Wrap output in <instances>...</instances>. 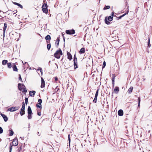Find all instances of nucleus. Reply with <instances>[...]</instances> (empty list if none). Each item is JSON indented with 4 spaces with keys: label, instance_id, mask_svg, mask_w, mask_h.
I'll list each match as a JSON object with an SVG mask.
<instances>
[{
    "label": "nucleus",
    "instance_id": "obj_46",
    "mask_svg": "<svg viewBox=\"0 0 152 152\" xmlns=\"http://www.w3.org/2000/svg\"><path fill=\"white\" fill-rule=\"evenodd\" d=\"M37 115H38L40 116L41 115V113H40V112H38V113H37Z\"/></svg>",
    "mask_w": 152,
    "mask_h": 152
},
{
    "label": "nucleus",
    "instance_id": "obj_41",
    "mask_svg": "<svg viewBox=\"0 0 152 152\" xmlns=\"http://www.w3.org/2000/svg\"><path fill=\"white\" fill-rule=\"evenodd\" d=\"M37 70H40L41 72V73H42V68H40V67L39 68V69Z\"/></svg>",
    "mask_w": 152,
    "mask_h": 152
},
{
    "label": "nucleus",
    "instance_id": "obj_22",
    "mask_svg": "<svg viewBox=\"0 0 152 152\" xmlns=\"http://www.w3.org/2000/svg\"><path fill=\"white\" fill-rule=\"evenodd\" d=\"M7 61L6 60H3L2 61V64L3 65H5L7 63Z\"/></svg>",
    "mask_w": 152,
    "mask_h": 152
},
{
    "label": "nucleus",
    "instance_id": "obj_6",
    "mask_svg": "<svg viewBox=\"0 0 152 152\" xmlns=\"http://www.w3.org/2000/svg\"><path fill=\"white\" fill-rule=\"evenodd\" d=\"M74 65L75 69H76L77 68V60L76 57L75 56V55L74 57Z\"/></svg>",
    "mask_w": 152,
    "mask_h": 152
},
{
    "label": "nucleus",
    "instance_id": "obj_34",
    "mask_svg": "<svg viewBox=\"0 0 152 152\" xmlns=\"http://www.w3.org/2000/svg\"><path fill=\"white\" fill-rule=\"evenodd\" d=\"M126 14V13H125V14H124L123 15H122L121 16H120V17L118 18V19H121V18L122 17H123V16H125Z\"/></svg>",
    "mask_w": 152,
    "mask_h": 152
},
{
    "label": "nucleus",
    "instance_id": "obj_17",
    "mask_svg": "<svg viewBox=\"0 0 152 152\" xmlns=\"http://www.w3.org/2000/svg\"><path fill=\"white\" fill-rule=\"evenodd\" d=\"M85 52V49L84 48H82L80 50L79 53H83Z\"/></svg>",
    "mask_w": 152,
    "mask_h": 152
},
{
    "label": "nucleus",
    "instance_id": "obj_14",
    "mask_svg": "<svg viewBox=\"0 0 152 152\" xmlns=\"http://www.w3.org/2000/svg\"><path fill=\"white\" fill-rule=\"evenodd\" d=\"M28 114H31L32 113L31 110L30 106H28Z\"/></svg>",
    "mask_w": 152,
    "mask_h": 152
},
{
    "label": "nucleus",
    "instance_id": "obj_12",
    "mask_svg": "<svg viewBox=\"0 0 152 152\" xmlns=\"http://www.w3.org/2000/svg\"><path fill=\"white\" fill-rule=\"evenodd\" d=\"M119 90V88L118 87H115V88L114 91L115 92V93L117 94L118 93Z\"/></svg>",
    "mask_w": 152,
    "mask_h": 152
},
{
    "label": "nucleus",
    "instance_id": "obj_33",
    "mask_svg": "<svg viewBox=\"0 0 152 152\" xmlns=\"http://www.w3.org/2000/svg\"><path fill=\"white\" fill-rule=\"evenodd\" d=\"M25 103L26 104H27L28 102V98L26 97L25 98Z\"/></svg>",
    "mask_w": 152,
    "mask_h": 152
},
{
    "label": "nucleus",
    "instance_id": "obj_32",
    "mask_svg": "<svg viewBox=\"0 0 152 152\" xmlns=\"http://www.w3.org/2000/svg\"><path fill=\"white\" fill-rule=\"evenodd\" d=\"M68 140L69 141V145H70V134H69L68 135Z\"/></svg>",
    "mask_w": 152,
    "mask_h": 152
},
{
    "label": "nucleus",
    "instance_id": "obj_24",
    "mask_svg": "<svg viewBox=\"0 0 152 152\" xmlns=\"http://www.w3.org/2000/svg\"><path fill=\"white\" fill-rule=\"evenodd\" d=\"M113 17L112 16H109L108 17V20L111 21L113 20Z\"/></svg>",
    "mask_w": 152,
    "mask_h": 152
},
{
    "label": "nucleus",
    "instance_id": "obj_2",
    "mask_svg": "<svg viewBox=\"0 0 152 152\" xmlns=\"http://www.w3.org/2000/svg\"><path fill=\"white\" fill-rule=\"evenodd\" d=\"M19 89L23 92L26 93L27 92L25 86L23 84L18 83V84Z\"/></svg>",
    "mask_w": 152,
    "mask_h": 152
},
{
    "label": "nucleus",
    "instance_id": "obj_37",
    "mask_svg": "<svg viewBox=\"0 0 152 152\" xmlns=\"http://www.w3.org/2000/svg\"><path fill=\"white\" fill-rule=\"evenodd\" d=\"M3 132V130L2 128L1 127H0V133L1 134Z\"/></svg>",
    "mask_w": 152,
    "mask_h": 152
},
{
    "label": "nucleus",
    "instance_id": "obj_26",
    "mask_svg": "<svg viewBox=\"0 0 152 152\" xmlns=\"http://www.w3.org/2000/svg\"><path fill=\"white\" fill-rule=\"evenodd\" d=\"M36 106L38 107H39L40 109L42 108V105L41 104H40L39 103H38L36 104Z\"/></svg>",
    "mask_w": 152,
    "mask_h": 152
},
{
    "label": "nucleus",
    "instance_id": "obj_29",
    "mask_svg": "<svg viewBox=\"0 0 152 152\" xmlns=\"http://www.w3.org/2000/svg\"><path fill=\"white\" fill-rule=\"evenodd\" d=\"M7 66L8 68H10L11 67V64L10 63H7Z\"/></svg>",
    "mask_w": 152,
    "mask_h": 152
},
{
    "label": "nucleus",
    "instance_id": "obj_9",
    "mask_svg": "<svg viewBox=\"0 0 152 152\" xmlns=\"http://www.w3.org/2000/svg\"><path fill=\"white\" fill-rule=\"evenodd\" d=\"M45 86V81L42 78V82L41 87L42 88H44Z\"/></svg>",
    "mask_w": 152,
    "mask_h": 152
},
{
    "label": "nucleus",
    "instance_id": "obj_30",
    "mask_svg": "<svg viewBox=\"0 0 152 152\" xmlns=\"http://www.w3.org/2000/svg\"><path fill=\"white\" fill-rule=\"evenodd\" d=\"M51 47V45L50 44H48L47 45V48L48 50H49Z\"/></svg>",
    "mask_w": 152,
    "mask_h": 152
},
{
    "label": "nucleus",
    "instance_id": "obj_51",
    "mask_svg": "<svg viewBox=\"0 0 152 152\" xmlns=\"http://www.w3.org/2000/svg\"><path fill=\"white\" fill-rule=\"evenodd\" d=\"M128 12H129V11H127V14L128 13Z\"/></svg>",
    "mask_w": 152,
    "mask_h": 152
},
{
    "label": "nucleus",
    "instance_id": "obj_25",
    "mask_svg": "<svg viewBox=\"0 0 152 152\" xmlns=\"http://www.w3.org/2000/svg\"><path fill=\"white\" fill-rule=\"evenodd\" d=\"M99 91V89H97L96 93L95 98H97V96H98V94Z\"/></svg>",
    "mask_w": 152,
    "mask_h": 152
},
{
    "label": "nucleus",
    "instance_id": "obj_27",
    "mask_svg": "<svg viewBox=\"0 0 152 152\" xmlns=\"http://www.w3.org/2000/svg\"><path fill=\"white\" fill-rule=\"evenodd\" d=\"M110 6H106L105 7H104V8L103 10H107V9H110Z\"/></svg>",
    "mask_w": 152,
    "mask_h": 152
},
{
    "label": "nucleus",
    "instance_id": "obj_13",
    "mask_svg": "<svg viewBox=\"0 0 152 152\" xmlns=\"http://www.w3.org/2000/svg\"><path fill=\"white\" fill-rule=\"evenodd\" d=\"M67 55H68V58L69 60L72 59V57L71 55L68 52H67Z\"/></svg>",
    "mask_w": 152,
    "mask_h": 152
},
{
    "label": "nucleus",
    "instance_id": "obj_31",
    "mask_svg": "<svg viewBox=\"0 0 152 152\" xmlns=\"http://www.w3.org/2000/svg\"><path fill=\"white\" fill-rule=\"evenodd\" d=\"M13 133L14 132L12 130H11L10 133V136H12L13 135Z\"/></svg>",
    "mask_w": 152,
    "mask_h": 152
},
{
    "label": "nucleus",
    "instance_id": "obj_48",
    "mask_svg": "<svg viewBox=\"0 0 152 152\" xmlns=\"http://www.w3.org/2000/svg\"><path fill=\"white\" fill-rule=\"evenodd\" d=\"M39 134V132H37V135H38L39 136L40 135Z\"/></svg>",
    "mask_w": 152,
    "mask_h": 152
},
{
    "label": "nucleus",
    "instance_id": "obj_20",
    "mask_svg": "<svg viewBox=\"0 0 152 152\" xmlns=\"http://www.w3.org/2000/svg\"><path fill=\"white\" fill-rule=\"evenodd\" d=\"M13 3L14 4L18 5V6L19 7H20L21 8H23L22 6L20 4L18 3H17L16 2H14Z\"/></svg>",
    "mask_w": 152,
    "mask_h": 152
},
{
    "label": "nucleus",
    "instance_id": "obj_39",
    "mask_svg": "<svg viewBox=\"0 0 152 152\" xmlns=\"http://www.w3.org/2000/svg\"><path fill=\"white\" fill-rule=\"evenodd\" d=\"M105 65H106V63H105V62L104 61L103 63V66H102L103 68H104V67Z\"/></svg>",
    "mask_w": 152,
    "mask_h": 152
},
{
    "label": "nucleus",
    "instance_id": "obj_44",
    "mask_svg": "<svg viewBox=\"0 0 152 152\" xmlns=\"http://www.w3.org/2000/svg\"><path fill=\"white\" fill-rule=\"evenodd\" d=\"M149 45H150V38H149V39H148V46H149Z\"/></svg>",
    "mask_w": 152,
    "mask_h": 152
},
{
    "label": "nucleus",
    "instance_id": "obj_50",
    "mask_svg": "<svg viewBox=\"0 0 152 152\" xmlns=\"http://www.w3.org/2000/svg\"><path fill=\"white\" fill-rule=\"evenodd\" d=\"M55 64L56 65V66H57V67H58V66H57V64H56V63H55Z\"/></svg>",
    "mask_w": 152,
    "mask_h": 152
},
{
    "label": "nucleus",
    "instance_id": "obj_3",
    "mask_svg": "<svg viewBox=\"0 0 152 152\" xmlns=\"http://www.w3.org/2000/svg\"><path fill=\"white\" fill-rule=\"evenodd\" d=\"M48 6L46 4H44L42 7V10L45 13H48V10L47 9Z\"/></svg>",
    "mask_w": 152,
    "mask_h": 152
},
{
    "label": "nucleus",
    "instance_id": "obj_38",
    "mask_svg": "<svg viewBox=\"0 0 152 152\" xmlns=\"http://www.w3.org/2000/svg\"><path fill=\"white\" fill-rule=\"evenodd\" d=\"M97 98H94V100H93V102L95 103H96V101H97Z\"/></svg>",
    "mask_w": 152,
    "mask_h": 152
},
{
    "label": "nucleus",
    "instance_id": "obj_36",
    "mask_svg": "<svg viewBox=\"0 0 152 152\" xmlns=\"http://www.w3.org/2000/svg\"><path fill=\"white\" fill-rule=\"evenodd\" d=\"M28 119H31V114H28Z\"/></svg>",
    "mask_w": 152,
    "mask_h": 152
},
{
    "label": "nucleus",
    "instance_id": "obj_40",
    "mask_svg": "<svg viewBox=\"0 0 152 152\" xmlns=\"http://www.w3.org/2000/svg\"><path fill=\"white\" fill-rule=\"evenodd\" d=\"M138 106H139L140 105V98H138Z\"/></svg>",
    "mask_w": 152,
    "mask_h": 152
},
{
    "label": "nucleus",
    "instance_id": "obj_42",
    "mask_svg": "<svg viewBox=\"0 0 152 152\" xmlns=\"http://www.w3.org/2000/svg\"><path fill=\"white\" fill-rule=\"evenodd\" d=\"M19 80H22V78H21V77L20 75L19 74Z\"/></svg>",
    "mask_w": 152,
    "mask_h": 152
},
{
    "label": "nucleus",
    "instance_id": "obj_11",
    "mask_svg": "<svg viewBox=\"0 0 152 152\" xmlns=\"http://www.w3.org/2000/svg\"><path fill=\"white\" fill-rule=\"evenodd\" d=\"M118 115L120 116H122L123 115V111L121 110H120L118 111Z\"/></svg>",
    "mask_w": 152,
    "mask_h": 152
},
{
    "label": "nucleus",
    "instance_id": "obj_4",
    "mask_svg": "<svg viewBox=\"0 0 152 152\" xmlns=\"http://www.w3.org/2000/svg\"><path fill=\"white\" fill-rule=\"evenodd\" d=\"M25 104L24 102H23L22 103V108L21 109V111L20 112V114L21 116L25 114Z\"/></svg>",
    "mask_w": 152,
    "mask_h": 152
},
{
    "label": "nucleus",
    "instance_id": "obj_23",
    "mask_svg": "<svg viewBox=\"0 0 152 152\" xmlns=\"http://www.w3.org/2000/svg\"><path fill=\"white\" fill-rule=\"evenodd\" d=\"M45 39L46 40H50L51 39V37L49 35H47L45 37Z\"/></svg>",
    "mask_w": 152,
    "mask_h": 152
},
{
    "label": "nucleus",
    "instance_id": "obj_28",
    "mask_svg": "<svg viewBox=\"0 0 152 152\" xmlns=\"http://www.w3.org/2000/svg\"><path fill=\"white\" fill-rule=\"evenodd\" d=\"M105 23L107 24H109L110 23V22L107 21L106 17L105 18Z\"/></svg>",
    "mask_w": 152,
    "mask_h": 152
},
{
    "label": "nucleus",
    "instance_id": "obj_18",
    "mask_svg": "<svg viewBox=\"0 0 152 152\" xmlns=\"http://www.w3.org/2000/svg\"><path fill=\"white\" fill-rule=\"evenodd\" d=\"M7 25L6 23L4 24V27L3 28L4 35V33L7 28Z\"/></svg>",
    "mask_w": 152,
    "mask_h": 152
},
{
    "label": "nucleus",
    "instance_id": "obj_15",
    "mask_svg": "<svg viewBox=\"0 0 152 152\" xmlns=\"http://www.w3.org/2000/svg\"><path fill=\"white\" fill-rule=\"evenodd\" d=\"M133 88L132 86H131L128 90V92L129 94L131 93L132 91Z\"/></svg>",
    "mask_w": 152,
    "mask_h": 152
},
{
    "label": "nucleus",
    "instance_id": "obj_21",
    "mask_svg": "<svg viewBox=\"0 0 152 152\" xmlns=\"http://www.w3.org/2000/svg\"><path fill=\"white\" fill-rule=\"evenodd\" d=\"M60 41V39L59 37H58L57 39V40L56 42V44H57V46H58Z\"/></svg>",
    "mask_w": 152,
    "mask_h": 152
},
{
    "label": "nucleus",
    "instance_id": "obj_49",
    "mask_svg": "<svg viewBox=\"0 0 152 152\" xmlns=\"http://www.w3.org/2000/svg\"><path fill=\"white\" fill-rule=\"evenodd\" d=\"M112 81H113V83L114 81V80H113H113H112Z\"/></svg>",
    "mask_w": 152,
    "mask_h": 152
},
{
    "label": "nucleus",
    "instance_id": "obj_16",
    "mask_svg": "<svg viewBox=\"0 0 152 152\" xmlns=\"http://www.w3.org/2000/svg\"><path fill=\"white\" fill-rule=\"evenodd\" d=\"M36 92L35 91H30L29 92V95L31 96H32L35 94Z\"/></svg>",
    "mask_w": 152,
    "mask_h": 152
},
{
    "label": "nucleus",
    "instance_id": "obj_7",
    "mask_svg": "<svg viewBox=\"0 0 152 152\" xmlns=\"http://www.w3.org/2000/svg\"><path fill=\"white\" fill-rule=\"evenodd\" d=\"M66 34H73L75 33V31L74 29H72V30H66Z\"/></svg>",
    "mask_w": 152,
    "mask_h": 152
},
{
    "label": "nucleus",
    "instance_id": "obj_45",
    "mask_svg": "<svg viewBox=\"0 0 152 152\" xmlns=\"http://www.w3.org/2000/svg\"><path fill=\"white\" fill-rule=\"evenodd\" d=\"M12 149V146H11L10 148V152H11Z\"/></svg>",
    "mask_w": 152,
    "mask_h": 152
},
{
    "label": "nucleus",
    "instance_id": "obj_47",
    "mask_svg": "<svg viewBox=\"0 0 152 152\" xmlns=\"http://www.w3.org/2000/svg\"><path fill=\"white\" fill-rule=\"evenodd\" d=\"M114 15V12H113L112 13V14H111V16H112L113 17Z\"/></svg>",
    "mask_w": 152,
    "mask_h": 152
},
{
    "label": "nucleus",
    "instance_id": "obj_1",
    "mask_svg": "<svg viewBox=\"0 0 152 152\" xmlns=\"http://www.w3.org/2000/svg\"><path fill=\"white\" fill-rule=\"evenodd\" d=\"M62 55L63 53L62 51L60 49H59L54 53V56L56 58L59 59L60 58L61 55Z\"/></svg>",
    "mask_w": 152,
    "mask_h": 152
},
{
    "label": "nucleus",
    "instance_id": "obj_8",
    "mask_svg": "<svg viewBox=\"0 0 152 152\" xmlns=\"http://www.w3.org/2000/svg\"><path fill=\"white\" fill-rule=\"evenodd\" d=\"M12 145L14 146H16L18 145V142L17 139H14L12 142Z\"/></svg>",
    "mask_w": 152,
    "mask_h": 152
},
{
    "label": "nucleus",
    "instance_id": "obj_19",
    "mask_svg": "<svg viewBox=\"0 0 152 152\" xmlns=\"http://www.w3.org/2000/svg\"><path fill=\"white\" fill-rule=\"evenodd\" d=\"M14 66L13 67V70L14 71H17L18 69L17 68L16 66L15 65V64H13Z\"/></svg>",
    "mask_w": 152,
    "mask_h": 152
},
{
    "label": "nucleus",
    "instance_id": "obj_10",
    "mask_svg": "<svg viewBox=\"0 0 152 152\" xmlns=\"http://www.w3.org/2000/svg\"><path fill=\"white\" fill-rule=\"evenodd\" d=\"M1 115L5 121H7L8 120L7 117L4 114H1Z\"/></svg>",
    "mask_w": 152,
    "mask_h": 152
},
{
    "label": "nucleus",
    "instance_id": "obj_5",
    "mask_svg": "<svg viewBox=\"0 0 152 152\" xmlns=\"http://www.w3.org/2000/svg\"><path fill=\"white\" fill-rule=\"evenodd\" d=\"M19 108V107H12L9 108L7 110V111L11 112H13L18 110Z\"/></svg>",
    "mask_w": 152,
    "mask_h": 152
},
{
    "label": "nucleus",
    "instance_id": "obj_35",
    "mask_svg": "<svg viewBox=\"0 0 152 152\" xmlns=\"http://www.w3.org/2000/svg\"><path fill=\"white\" fill-rule=\"evenodd\" d=\"M38 102H39V103L41 104L42 102V99H39L38 100Z\"/></svg>",
    "mask_w": 152,
    "mask_h": 152
},
{
    "label": "nucleus",
    "instance_id": "obj_43",
    "mask_svg": "<svg viewBox=\"0 0 152 152\" xmlns=\"http://www.w3.org/2000/svg\"><path fill=\"white\" fill-rule=\"evenodd\" d=\"M55 79L56 81H57L58 80V78L56 77H55Z\"/></svg>",
    "mask_w": 152,
    "mask_h": 152
}]
</instances>
